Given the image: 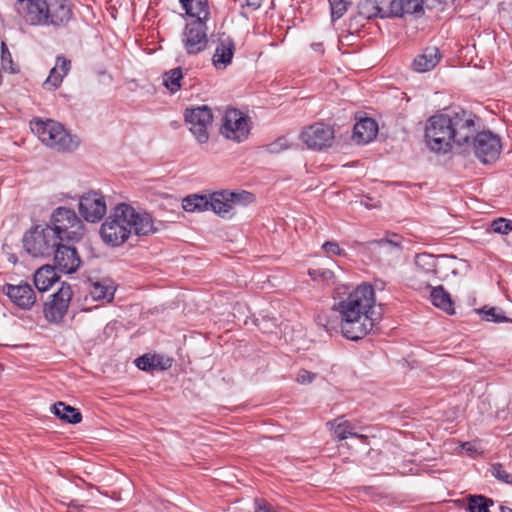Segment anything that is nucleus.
<instances>
[{
	"instance_id": "nucleus-26",
	"label": "nucleus",
	"mask_w": 512,
	"mask_h": 512,
	"mask_svg": "<svg viewBox=\"0 0 512 512\" xmlns=\"http://www.w3.org/2000/svg\"><path fill=\"white\" fill-rule=\"evenodd\" d=\"M328 424L332 426L334 438L337 441L347 439L348 437H356L363 442H366L368 439L367 436L354 432L353 425L347 420H341L338 418Z\"/></svg>"
},
{
	"instance_id": "nucleus-44",
	"label": "nucleus",
	"mask_w": 512,
	"mask_h": 512,
	"mask_svg": "<svg viewBox=\"0 0 512 512\" xmlns=\"http://www.w3.org/2000/svg\"><path fill=\"white\" fill-rule=\"evenodd\" d=\"M55 67L66 76L71 68V61L64 56H57Z\"/></svg>"
},
{
	"instance_id": "nucleus-48",
	"label": "nucleus",
	"mask_w": 512,
	"mask_h": 512,
	"mask_svg": "<svg viewBox=\"0 0 512 512\" xmlns=\"http://www.w3.org/2000/svg\"><path fill=\"white\" fill-rule=\"evenodd\" d=\"M245 2L246 6L252 10H257L262 4V0H245Z\"/></svg>"
},
{
	"instance_id": "nucleus-15",
	"label": "nucleus",
	"mask_w": 512,
	"mask_h": 512,
	"mask_svg": "<svg viewBox=\"0 0 512 512\" xmlns=\"http://www.w3.org/2000/svg\"><path fill=\"white\" fill-rule=\"evenodd\" d=\"M436 258L432 254L420 253L415 256V270L412 276L413 285L418 289L431 288V281L436 275Z\"/></svg>"
},
{
	"instance_id": "nucleus-19",
	"label": "nucleus",
	"mask_w": 512,
	"mask_h": 512,
	"mask_svg": "<svg viewBox=\"0 0 512 512\" xmlns=\"http://www.w3.org/2000/svg\"><path fill=\"white\" fill-rule=\"evenodd\" d=\"M6 294L14 304L22 309H30L36 301L35 292L27 282L18 285L7 284Z\"/></svg>"
},
{
	"instance_id": "nucleus-22",
	"label": "nucleus",
	"mask_w": 512,
	"mask_h": 512,
	"mask_svg": "<svg viewBox=\"0 0 512 512\" xmlns=\"http://www.w3.org/2000/svg\"><path fill=\"white\" fill-rule=\"evenodd\" d=\"M234 52V41L230 37L220 38L212 57L215 68L225 69L231 63Z\"/></svg>"
},
{
	"instance_id": "nucleus-24",
	"label": "nucleus",
	"mask_w": 512,
	"mask_h": 512,
	"mask_svg": "<svg viewBox=\"0 0 512 512\" xmlns=\"http://www.w3.org/2000/svg\"><path fill=\"white\" fill-rule=\"evenodd\" d=\"M55 269V266L44 265L35 272L34 285L40 292L47 291L59 280Z\"/></svg>"
},
{
	"instance_id": "nucleus-13",
	"label": "nucleus",
	"mask_w": 512,
	"mask_h": 512,
	"mask_svg": "<svg viewBox=\"0 0 512 512\" xmlns=\"http://www.w3.org/2000/svg\"><path fill=\"white\" fill-rule=\"evenodd\" d=\"M72 298V289L69 284L62 283L59 290L52 295V300L45 303L44 315L49 322L58 323L66 314L70 300Z\"/></svg>"
},
{
	"instance_id": "nucleus-38",
	"label": "nucleus",
	"mask_w": 512,
	"mask_h": 512,
	"mask_svg": "<svg viewBox=\"0 0 512 512\" xmlns=\"http://www.w3.org/2000/svg\"><path fill=\"white\" fill-rule=\"evenodd\" d=\"M64 76L65 75H63L57 69V67H53L51 69V71H50V74H49L48 78L44 82L45 88L48 89V90H55V89H57L61 85Z\"/></svg>"
},
{
	"instance_id": "nucleus-41",
	"label": "nucleus",
	"mask_w": 512,
	"mask_h": 512,
	"mask_svg": "<svg viewBox=\"0 0 512 512\" xmlns=\"http://www.w3.org/2000/svg\"><path fill=\"white\" fill-rule=\"evenodd\" d=\"M491 229L495 233L508 234L512 231V221L504 218H498L492 221Z\"/></svg>"
},
{
	"instance_id": "nucleus-10",
	"label": "nucleus",
	"mask_w": 512,
	"mask_h": 512,
	"mask_svg": "<svg viewBox=\"0 0 512 512\" xmlns=\"http://www.w3.org/2000/svg\"><path fill=\"white\" fill-rule=\"evenodd\" d=\"M220 133L235 142L244 141L250 133L248 118L237 109H228L223 116Z\"/></svg>"
},
{
	"instance_id": "nucleus-5",
	"label": "nucleus",
	"mask_w": 512,
	"mask_h": 512,
	"mask_svg": "<svg viewBox=\"0 0 512 512\" xmlns=\"http://www.w3.org/2000/svg\"><path fill=\"white\" fill-rule=\"evenodd\" d=\"M31 130L43 144L58 151H73L79 145L78 137L69 134L54 120H35L31 122Z\"/></svg>"
},
{
	"instance_id": "nucleus-3",
	"label": "nucleus",
	"mask_w": 512,
	"mask_h": 512,
	"mask_svg": "<svg viewBox=\"0 0 512 512\" xmlns=\"http://www.w3.org/2000/svg\"><path fill=\"white\" fill-rule=\"evenodd\" d=\"M159 231L148 213H138L131 205H116L110 216L103 222L100 234L103 241L111 246L123 244L129 236H148Z\"/></svg>"
},
{
	"instance_id": "nucleus-37",
	"label": "nucleus",
	"mask_w": 512,
	"mask_h": 512,
	"mask_svg": "<svg viewBox=\"0 0 512 512\" xmlns=\"http://www.w3.org/2000/svg\"><path fill=\"white\" fill-rule=\"evenodd\" d=\"M1 64L5 71L10 73H16L18 71L14 66L12 55L4 42L1 44Z\"/></svg>"
},
{
	"instance_id": "nucleus-35",
	"label": "nucleus",
	"mask_w": 512,
	"mask_h": 512,
	"mask_svg": "<svg viewBox=\"0 0 512 512\" xmlns=\"http://www.w3.org/2000/svg\"><path fill=\"white\" fill-rule=\"evenodd\" d=\"M331 8L332 22L340 19L348 10L351 0H328Z\"/></svg>"
},
{
	"instance_id": "nucleus-17",
	"label": "nucleus",
	"mask_w": 512,
	"mask_h": 512,
	"mask_svg": "<svg viewBox=\"0 0 512 512\" xmlns=\"http://www.w3.org/2000/svg\"><path fill=\"white\" fill-rule=\"evenodd\" d=\"M47 24L54 27H66L73 17L72 6L68 0H45Z\"/></svg>"
},
{
	"instance_id": "nucleus-39",
	"label": "nucleus",
	"mask_w": 512,
	"mask_h": 512,
	"mask_svg": "<svg viewBox=\"0 0 512 512\" xmlns=\"http://www.w3.org/2000/svg\"><path fill=\"white\" fill-rule=\"evenodd\" d=\"M290 148V144L285 137H279L274 142L265 146V150L271 154H278Z\"/></svg>"
},
{
	"instance_id": "nucleus-16",
	"label": "nucleus",
	"mask_w": 512,
	"mask_h": 512,
	"mask_svg": "<svg viewBox=\"0 0 512 512\" xmlns=\"http://www.w3.org/2000/svg\"><path fill=\"white\" fill-rule=\"evenodd\" d=\"M15 6L27 24L46 26L45 0H17Z\"/></svg>"
},
{
	"instance_id": "nucleus-8",
	"label": "nucleus",
	"mask_w": 512,
	"mask_h": 512,
	"mask_svg": "<svg viewBox=\"0 0 512 512\" xmlns=\"http://www.w3.org/2000/svg\"><path fill=\"white\" fill-rule=\"evenodd\" d=\"M470 147L483 164L495 162L502 148L499 136L491 131H476L470 140Z\"/></svg>"
},
{
	"instance_id": "nucleus-28",
	"label": "nucleus",
	"mask_w": 512,
	"mask_h": 512,
	"mask_svg": "<svg viewBox=\"0 0 512 512\" xmlns=\"http://www.w3.org/2000/svg\"><path fill=\"white\" fill-rule=\"evenodd\" d=\"M53 413L62 421L69 424H78L82 420V414L79 409L65 404L62 401L52 406Z\"/></svg>"
},
{
	"instance_id": "nucleus-50",
	"label": "nucleus",
	"mask_w": 512,
	"mask_h": 512,
	"mask_svg": "<svg viewBox=\"0 0 512 512\" xmlns=\"http://www.w3.org/2000/svg\"><path fill=\"white\" fill-rule=\"evenodd\" d=\"M501 512H512V509L507 506H500Z\"/></svg>"
},
{
	"instance_id": "nucleus-33",
	"label": "nucleus",
	"mask_w": 512,
	"mask_h": 512,
	"mask_svg": "<svg viewBox=\"0 0 512 512\" xmlns=\"http://www.w3.org/2000/svg\"><path fill=\"white\" fill-rule=\"evenodd\" d=\"M467 500L469 512H490L489 507L493 505V500L483 495H469Z\"/></svg>"
},
{
	"instance_id": "nucleus-2",
	"label": "nucleus",
	"mask_w": 512,
	"mask_h": 512,
	"mask_svg": "<svg viewBox=\"0 0 512 512\" xmlns=\"http://www.w3.org/2000/svg\"><path fill=\"white\" fill-rule=\"evenodd\" d=\"M375 292L372 285L363 283L334 306L341 315V332L352 341H358L370 333L380 319L373 310Z\"/></svg>"
},
{
	"instance_id": "nucleus-34",
	"label": "nucleus",
	"mask_w": 512,
	"mask_h": 512,
	"mask_svg": "<svg viewBox=\"0 0 512 512\" xmlns=\"http://www.w3.org/2000/svg\"><path fill=\"white\" fill-rule=\"evenodd\" d=\"M478 313L484 314L483 319L486 321H491L495 323H506L510 322L511 320L504 315V312L499 307H490L487 308L484 306L483 308L478 310Z\"/></svg>"
},
{
	"instance_id": "nucleus-21",
	"label": "nucleus",
	"mask_w": 512,
	"mask_h": 512,
	"mask_svg": "<svg viewBox=\"0 0 512 512\" xmlns=\"http://www.w3.org/2000/svg\"><path fill=\"white\" fill-rule=\"evenodd\" d=\"M441 57L442 55L437 47H426L414 58L412 69L418 73L431 71L437 66Z\"/></svg>"
},
{
	"instance_id": "nucleus-36",
	"label": "nucleus",
	"mask_w": 512,
	"mask_h": 512,
	"mask_svg": "<svg viewBox=\"0 0 512 512\" xmlns=\"http://www.w3.org/2000/svg\"><path fill=\"white\" fill-rule=\"evenodd\" d=\"M398 3L402 8V17L405 14H419L424 12V0H398Z\"/></svg>"
},
{
	"instance_id": "nucleus-27",
	"label": "nucleus",
	"mask_w": 512,
	"mask_h": 512,
	"mask_svg": "<svg viewBox=\"0 0 512 512\" xmlns=\"http://www.w3.org/2000/svg\"><path fill=\"white\" fill-rule=\"evenodd\" d=\"M115 287L110 279L92 282L90 285V295L96 300H107L111 302L114 299Z\"/></svg>"
},
{
	"instance_id": "nucleus-12",
	"label": "nucleus",
	"mask_w": 512,
	"mask_h": 512,
	"mask_svg": "<svg viewBox=\"0 0 512 512\" xmlns=\"http://www.w3.org/2000/svg\"><path fill=\"white\" fill-rule=\"evenodd\" d=\"M301 139L309 149L323 150L332 146L335 133L330 125L316 122L303 129Z\"/></svg>"
},
{
	"instance_id": "nucleus-52",
	"label": "nucleus",
	"mask_w": 512,
	"mask_h": 512,
	"mask_svg": "<svg viewBox=\"0 0 512 512\" xmlns=\"http://www.w3.org/2000/svg\"><path fill=\"white\" fill-rule=\"evenodd\" d=\"M319 324L322 325L328 331L327 325L321 322V318H319Z\"/></svg>"
},
{
	"instance_id": "nucleus-20",
	"label": "nucleus",
	"mask_w": 512,
	"mask_h": 512,
	"mask_svg": "<svg viewBox=\"0 0 512 512\" xmlns=\"http://www.w3.org/2000/svg\"><path fill=\"white\" fill-rule=\"evenodd\" d=\"M402 240L403 237L399 234L387 233L385 238L359 243V245L365 246L380 255L388 252L399 255L402 251Z\"/></svg>"
},
{
	"instance_id": "nucleus-11",
	"label": "nucleus",
	"mask_w": 512,
	"mask_h": 512,
	"mask_svg": "<svg viewBox=\"0 0 512 512\" xmlns=\"http://www.w3.org/2000/svg\"><path fill=\"white\" fill-rule=\"evenodd\" d=\"M182 44L188 55L204 51L208 45L206 23L202 20L187 23L182 33Z\"/></svg>"
},
{
	"instance_id": "nucleus-51",
	"label": "nucleus",
	"mask_w": 512,
	"mask_h": 512,
	"mask_svg": "<svg viewBox=\"0 0 512 512\" xmlns=\"http://www.w3.org/2000/svg\"><path fill=\"white\" fill-rule=\"evenodd\" d=\"M328 274H329V275H332V272H331V271H329V270L324 271V272L322 273V276H323V277H328Z\"/></svg>"
},
{
	"instance_id": "nucleus-9",
	"label": "nucleus",
	"mask_w": 512,
	"mask_h": 512,
	"mask_svg": "<svg viewBox=\"0 0 512 512\" xmlns=\"http://www.w3.org/2000/svg\"><path fill=\"white\" fill-rule=\"evenodd\" d=\"M185 121L190 125V131L200 143L209 140L208 127L212 125L213 113L207 105L186 108L184 113Z\"/></svg>"
},
{
	"instance_id": "nucleus-32",
	"label": "nucleus",
	"mask_w": 512,
	"mask_h": 512,
	"mask_svg": "<svg viewBox=\"0 0 512 512\" xmlns=\"http://www.w3.org/2000/svg\"><path fill=\"white\" fill-rule=\"evenodd\" d=\"M376 3L381 9V18H402V8L398 0H376Z\"/></svg>"
},
{
	"instance_id": "nucleus-1",
	"label": "nucleus",
	"mask_w": 512,
	"mask_h": 512,
	"mask_svg": "<svg viewBox=\"0 0 512 512\" xmlns=\"http://www.w3.org/2000/svg\"><path fill=\"white\" fill-rule=\"evenodd\" d=\"M476 119V115L462 108L432 115L425 125L426 146L436 154H447L454 146L467 151L476 132Z\"/></svg>"
},
{
	"instance_id": "nucleus-25",
	"label": "nucleus",
	"mask_w": 512,
	"mask_h": 512,
	"mask_svg": "<svg viewBox=\"0 0 512 512\" xmlns=\"http://www.w3.org/2000/svg\"><path fill=\"white\" fill-rule=\"evenodd\" d=\"M180 3L188 16L202 20L204 23L209 19L210 11L207 0H180Z\"/></svg>"
},
{
	"instance_id": "nucleus-45",
	"label": "nucleus",
	"mask_w": 512,
	"mask_h": 512,
	"mask_svg": "<svg viewBox=\"0 0 512 512\" xmlns=\"http://www.w3.org/2000/svg\"><path fill=\"white\" fill-rule=\"evenodd\" d=\"M314 378L315 374L307 370H300L299 373L297 374L296 380L301 384H309L313 381Z\"/></svg>"
},
{
	"instance_id": "nucleus-23",
	"label": "nucleus",
	"mask_w": 512,
	"mask_h": 512,
	"mask_svg": "<svg viewBox=\"0 0 512 512\" xmlns=\"http://www.w3.org/2000/svg\"><path fill=\"white\" fill-rule=\"evenodd\" d=\"M377 132L376 121L372 118H363L354 125L352 138L357 144H365L373 140Z\"/></svg>"
},
{
	"instance_id": "nucleus-4",
	"label": "nucleus",
	"mask_w": 512,
	"mask_h": 512,
	"mask_svg": "<svg viewBox=\"0 0 512 512\" xmlns=\"http://www.w3.org/2000/svg\"><path fill=\"white\" fill-rule=\"evenodd\" d=\"M255 196L248 191L230 192L228 190L216 191L209 197L206 195H188L182 201V207L187 212H201L213 210L222 218L229 219L234 215L236 206H245L252 203Z\"/></svg>"
},
{
	"instance_id": "nucleus-18",
	"label": "nucleus",
	"mask_w": 512,
	"mask_h": 512,
	"mask_svg": "<svg viewBox=\"0 0 512 512\" xmlns=\"http://www.w3.org/2000/svg\"><path fill=\"white\" fill-rule=\"evenodd\" d=\"M61 242H58L52 254L54 266L61 272L72 274L79 268L81 259L74 247Z\"/></svg>"
},
{
	"instance_id": "nucleus-43",
	"label": "nucleus",
	"mask_w": 512,
	"mask_h": 512,
	"mask_svg": "<svg viewBox=\"0 0 512 512\" xmlns=\"http://www.w3.org/2000/svg\"><path fill=\"white\" fill-rule=\"evenodd\" d=\"M323 250L330 255H337V256H345L346 252L341 249L337 242L335 241H326L322 245Z\"/></svg>"
},
{
	"instance_id": "nucleus-14",
	"label": "nucleus",
	"mask_w": 512,
	"mask_h": 512,
	"mask_svg": "<svg viewBox=\"0 0 512 512\" xmlns=\"http://www.w3.org/2000/svg\"><path fill=\"white\" fill-rule=\"evenodd\" d=\"M106 211L107 206L105 198L100 193L91 191L81 196L79 212L87 222H98L104 217Z\"/></svg>"
},
{
	"instance_id": "nucleus-40",
	"label": "nucleus",
	"mask_w": 512,
	"mask_h": 512,
	"mask_svg": "<svg viewBox=\"0 0 512 512\" xmlns=\"http://www.w3.org/2000/svg\"><path fill=\"white\" fill-rule=\"evenodd\" d=\"M155 360H157V355L145 354L135 359V365L143 371H150L155 369Z\"/></svg>"
},
{
	"instance_id": "nucleus-30",
	"label": "nucleus",
	"mask_w": 512,
	"mask_h": 512,
	"mask_svg": "<svg viewBox=\"0 0 512 512\" xmlns=\"http://www.w3.org/2000/svg\"><path fill=\"white\" fill-rule=\"evenodd\" d=\"M183 73L181 67L173 68L163 74V85L171 92H178L181 87Z\"/></svg>"
},
{
	"instance_id": "nucleus-31",
	"label": "nucleus",
	"mask_w": 512,
	"mask_h": 512,
	"mask_svg": "<svg viewBox=\"0 0 512 512\" xmlns=\"http://www.w3.org/2000/svg\"><path fill=\"white\" fill-rule=\"evenodd\" d=\"M357 8L358 16L366 20L381 18V9L377 6L376 0H361Z\"/></svg>"
},
{
	"instance_id": "nucleus-29",
	"label": "nucleus",
	"mask_w": 512,
	"mask_h": 512,
	"mask_svg": "<svg viewBox=\"0 0 512 512\" xmlns=\"http://www.w3.org/2000/svg\"><path fill=\"white\" fill-rule=\"evenodd\" d=\"M430 289V297L433 305L442 309L447 314L453 315L455 313L453 302L451 300L450 294L444 290L443 286L440 285L434 288L431 287Z\"/></svg>"
},
{
	"instance_id": "nucleus-42",
	"label": "nucleus",
	"mask_w": 512,
	"mask_h": 512,
	"mask_svg": "<svg viewBox=\"0 0 512 512\" xmlns=\"http://www.w3.org/2000/svg\"><path fill=\"white\" fill-rule=\"evenodd\" d=\"M491 473L492 475L498 479L499 481H502L506 484L512 485V475L507 473L502 464L500 463H494L491 466Z\"/></svg>"
},
{
	"instance_id": "nucleus-47",
	"label": "nucleus",
	"mask_w": 512,
	"mask_h": 512,
	"mask_svg": "<svg viewBox=\"0 0 512 512\" xmlns=\"http://www.w3.org/2000/svg\"><path fill=\"white\" fill-rule=\"evenodd\" d=\"M86 506L83 504H79L77 500H72L68 504L67 512H80L82 511Z\"/></svg>"
},
{
	"instance_id": "nucleus-7",
	"label": "nucleus",
	"mask_w": 512,
	"mask_h": 512,
	"mask_svg": "<svg viewBox=\"0 0 512 512\" xmlns=\"http://www.w3.org/2000/svg\"><path fill=\"white\" fill-rule=\"evenodd\" d=\"M53 231L61 241L78 242L84 234V224L73 209L67 207L56 208L50 217Z\"/></svg>"
},
{
	"instance_id": "nucleus-49",
	"label": "nucleus",
	"mask_w": 512,
	"mask_h": 512,
	"mask_svg": "<svg viewBox=\"0 0 512 512\" xmlns=\"http://www.w3.org/2000/svg\"><path fill=\"white\" fill-rule=\"evenodd\" d=\"M354 22H357V16H353L349 20V29H352L354 27ZM358 23H356L355 29H357Z\"/></svg>"
},
{
	"instance_id": "nucleus-6",
	"label": "nucleus",
	"mask_w": 512,
	"mask_h": 512,
	"mask_svg": "<svg viewBox=\"0 0 512 512\" xmlns=\"http://www.w3.org/2000/svg\"><path fill=\"white\" fill-rule=\"evenodd\" d=\"M61 241L49 224L45 227L35 225L23 236V247L32 257H51L58 242Z\"/></svg>"
},
{
	"instance_id": "nucleus-46",
	"label": "nucleus",
	"mask_w": 512,
	"mask_h": 512,
	"mask_svg": "<svg viewBox=\"0 0 512 512\" xmlns=\"http://www.w3.org/2000/svg\"><path fill=\"white\" fill-rule=\"evenodd\" d=\"M155 369L160 368L165 370L171 366V360L169 358H164L163 356L157 355V360L154 361Z\"/></svg>"
}]
</instances>
